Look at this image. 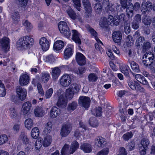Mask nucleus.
Wrapping results in <instances>:
<instances>
[{"label":"nucleus","instance_id":"nucleus-40","mask_svg":"<svg viewBox=\"0 0 155 155\" xmlns=\"http://www.w3.org/2000/svg\"><path fill=\"white\" fill-rule=\"evenodd\" d=\"M128 85L133 90H136L139 87V84L136 81H130L128 83Z\"/></svg>","mask_w":155,"mask_h":155},{"label":"nucleus","instance_id":"nucleus-18","mask_svg":"<svg viewBox=\"0 0 155 155\" xmlns=\"http://www.w3.org/2000/svg\"><path fill=\"white\" fill-rule=\"evenodd\" d=\"M31 107V104L29 101H27L23 104L21 109V114L26 115L28 114Z\"/></svg>","mask_w":155,"mask_h":155},{"label":"nucleus","instance_id":"nucleus-16","mask_svg":"<svg viewBox=\"0 0 155 155\" xmlns=\"http://www.w3.org/2000/svg\"><path fill=\"white\" fill-rule=\"evenodd\" d=\"M79 104L85 108H88L90 104V98L87 97L82 96L79 97Z\"/></svg>","mask_w":155,"mask_h":155},{"label":"nucleus","instance_id":"nucleus-55","mask_svg":"<svg viewBox=\"0 0 155 155\" xmlns=\"http://www.w3.org/2000/svg\"><path fill=\"white\" fill-rule=\"evenodd\" d=\"M8 138L6 135L0 136V145L4 144L8 141Z\"/></svg>","mask_w":155,"mask_h":155},{"label":"nucleus","instance_id":"nucleus-56","mask_svg":"<svg viewBox=\"0 0 155 155\" xmlns=\"http://www.w3.org/2000/svg\"><path fill=\"white\" fill-rule=\"evenodd\" d=\"M89 124L92 127H95L98 125L97 120L95 118H92L90 119Z\"/></svg>","mask_w":155,"mask_h":155},{"label":"nucleus","instance_id":"nucleus-14","mask_svg":"<svg viewBox=\"0 0 155 155\" xmlns=\"http://www.w3.org/2000/svg\"><path fill=\"white\" fill-rule=\"evenodd\" d=\"M71 76L68 74L63 75L60 79V84L64 87L68 86L71 84Z\"/></svg>","mask_w":155,"mask_h":155},{"label":"nucleus","instance_id":"nucleus-17","mask_svg":"<svg viewBox=\"0 0 155 155\" xmlns=\"http://www.w3.org/2000/svg\"><path fill=\"white\" fill-rule=\"evenodd\" d=\"M152 8V4L149 1H144L141 4L140 9L142 12L145 13L150 11Z\"/></svg>","mask_w":155,"mask_h":155},{"label":"nucleus","instance_id":"nucleus-39","mask_svg":"<svg viewBox=\"0 0 155 155\" xmlns=\"http://www.w3.org/2000/svg\"><path fill=\"white\" fill-rule=\"evenodd\" d=\"M11 17L13 19V22L15 24H17L19 21L20 16L18 12H13L11 15Z\"/></svg>","mask_w":155,"mask_h":155},{"label":"nucleus","instance_id":"nucleus-13","mask_svg":"<svg viewBox=\"0 0 155 155\" xmlns=\"http://www.w3.org/2000/svg\"><path fill=\"white\" fill-rule=\"evenodd\" d=\"M39 44L42 49L44 51L48 50L50 43L45 37L41 38L39 40Z\"/></svg>","mask_w":155,"mask_h":155},{"label":"nucleus","instance_id":"nucleus-43","mask_svg":"<svg viewBox=\"0 0 155 155\" xmlns=\"http://www.w3.org/2000/svg\"><path fill=\"white\" fill-rule=\"evenodd\" d=\"M8 113L12 118H15L17 116V111L14 107H12L9 109Z\"/></svg>","mask_w":155,"mask_h":155},{"label":"nucleus","instance_id":"nucleus-21","mask_svg":"<svg viewBox=\"0 0 155 155\" xmlns=\"http://www.w3.org/2000/svg\"><path fill=\"white\" fill-rule=\"evenodd\" d=\"M30 81L28 75L26 74H21L19 78V83L21 86H25L27 85Z\"/></svg>","mask_w":155,"mask_h":155},{"label":"nucleus","instance_id":"nucleus-62","mask_svg":"<svg viewBox=\"0 0 155 155\" xmlns=\"http://www.w3.org/2000/svg\"><path fill=\"white\" fill-rule=\"evenodd\" d=\"M142 22L145 25H149L151 22V18L150 17H146L143 20Z\"/></svg>","mask_w":155,"mask_h":155},{"label":"nucleus","instance_id":"nucleus-42","mask_svg":"<svg viewBox=\"0 0 155 155\" xmlns=\"http://www.w3.org/2000/svg\"><path fill=\"white\" fill-rule=\"evenodd\" d=\"M130 66L134 72L138 73L140 71V69L138 64L134 61H132L130 63Z\"/></svg>","mask_w":155,"mask_h":155},{"label":"nucleus","instance_id":"nucleus-3","mask_svg":"<svg viewBox=\"0 0 155 155\" xmlns=\"http://www.w3.org/2000/svg\"><path fill=\"white\" fill-rule=\"evenodd\" d=\"M34 41L33 38L28 35L20 37L16 42L17 48L21 50H28L33 45Z\"/></svg>","mask_w":155,"mask_h":155},{"label":"nucleus","instance_id":"nucleus-23","mask_svg":"<svg viewBox=\"0 0 155 155\" xmlns=\"http://www.w3.org/2000/svg\"><path fill=\"white\" fill-rule=\"evenodd\" d=\"M76 60L78 64L80 65H84L86 63L85 57L82 54L79 52L76 53Z\"/></svg>","mask_w":155,"mask_h":155},{"label":"nucleus","instance_id":"nucleus-41","mask_svg":"<svg viewBox=\"0 0 155 155\" xmlns=\"http://www.w3.org/2000/svg\"><path fill=\"white\" fill-rule=\"evenodd\" d=\"M6 94V91L4 85L0 80V97H4Z\"/></svg>","mask_w":155,"mask_h":155},{"label":"nucleus","instance_id":"nucleus-57","mask_svg":"<svg viewBox=\"0 0 155 155\" xmlns=\"http://www.w3.org/2000/svg\"><path fill=\"white\" fill-rule=\"evenodd\" d=\"M145 39L144 37H139L137 40L136 42V45L137 46L143 45L144 43Z\"/></svg>","mask_w":155,"mask_h":155},{"label":"nucleus","instance_id":"nucleus-25","mask_svg":"<svg viewBox=\"0 0 155 155\" xmlns=\"http://www.w3.org/2000/svg\"><path fill=\"white\" fill-rule=\"evenodd\" d=\"M34 112L35 116L37 117H41L45 114L43 108L39 106H37L35 108Z\"/></svg>","mask_w":155,"mask_h":155},{"label":"nucleus","instance_id":"nucleus-64","mask_svg":"<svg viewBox=\"0 0 155 155\" xmlns=\"http://www.w3.org/2000/svg\"><path fill=\"white\" fill-rule=\"evenodd\" d=\"M28 0H17V3L20 6L27 5Z\"/></svg>","mask_w":155,"mask_h":155},{"label":"nucleus","instance_id":"nucleus-10","mask_svg":"<svg viewBox=\"0 0 155 155\" xmlns=\"http://www.w3.org/2000/svg\"><path fill=\"white\" fill-rule=\"evenodd\" d=\"M149 144V140L146 138L143 139L141 141V146L139 147V150L141 155H145L147 150V147Z\"/></svg>","mask_w":155,"mask_h":155},{"label":"nucleus","instance_id":"nucleus-61","mask_svg":"<svg viewBox=\"0 0 155 155\" xmlns=\"http://www.w3.org/2000/svg\"><path fill=\"white\" fill-rule=\"evenodd\" d=\"M132 136L131 133L128 132L124 134L123 136V138L125 141L128 140L130 138H131Z\"/></svg>","mask_w":155,"mask_h":155},{"label":"nucleus","instance_id":"nucleus-24","mask_svg":"<svg viewBox=\"0 0 155 155\" xmlns=\"http://www.w3.org/2000/svg\"><path fill=\"white\" fill-rule=\"evenodd\" d=\"M19 140L21 144L26 145L30 142L29 139L27 135L24 132L21 133L19 138Z\"/></svg>","mask_w":155,"mask_h":155},{"label":"nucleus","instance_id":"nucleus-7","mask_svg":"<svg viewBox=\"0 0 155 155\" xmlns=\"http://www.w3.org/2000/svg\"><path fill=\"white\" fill-rule=\"evenodd\" d=\"M10 40L6 37L0 38V48L1 50L6 53L9 51Z\"/></svg>","mask_w":155,"mask_h":155},{"label":"nucleus","instance_id":"nucleus-52","mask_svg":"<svg viewBox=\"0 0 155 155\" xmlns=\"http://www.w3.org/2000/svg\"><path fill=\"white\" fill-rule=\"evenodd\" d=\"M88 80L90 82L96 81L97 79V75L94 73L90 74L88 77Z\"/></svg>","mask_w":155,"mask_h":155},{"label":"nucleus","instance_id":"nucleus-8","mask_svg":"<svg viewBox=\"0 0 155 155\" xmlns=\"http://www.w3.org/2000/svg\"><path fill=\"white\" fill-rule=\"evenodd\" d=\"M126 14L128 18H131L134 15V9L135 11L138 10L140 8V5L138 2L135 3L134 6L132 3L129 2L127 5Z\"/></svg>","mask_w":155,"mask_h":155},{"label":"nucleus","instance_id":"nucleus-26","mask_svg":"<svg viewBox=\"0 0 155 155\" xmlns=\"http://www.w3.org/2000/svg\"><path fill=\"white\" fill-rule=\"evenodd\" d=\"M60 114L59 109L55 107L54 106L50 110L49 113V116L52 118H54L57 117Z\"/></svg>","mask_w":155,"mask_h":155},{"label":"nucleus","instance_id":"nucleus-59","mask_svg":"<svg viewBox=\"0 0 155 155\" xmlns=\"http://www.w3.org/2000/svg\"><path fill=\"white\" fill-rule=\"evenodd\" d=\"M109 152V150L108 148H104L98 152L97 155H107Z\"/></svg>","mask_w":155,"mask_h":155},{"label":"nucleus","instance_id":"nucleus-35","mask_svg":"<svg viewBox=\"0 0 155 155\" xmlns=\"http://www.w3.org/2000/svg\"><path fill=\"white\" fill-rule=\"evenodd\" d=\"M39 135V130L37 127H34L31 133V137L34 139H37Z\"/></svg>","mask_w":155,"mask_h":155},{"label":"nucleus","instance_id":"nucleus-11","mask_svg":"<svg viewBox=\"0 0 155 155\" xmlns=\"http://www.w3.org/2000/svg\"><path fill=\"white\" fill-rule=\"evenodd\" d=\"M74 53V46L71 44L67 45L64 51V58L68 59Z\"/></svg>","mask_w":155,"mask_h":155},{"label":"nucleus","instance_id":"nucleus-63","mask_svg":"<svg viewBox=\"0 0 155 155\" xmlns=\"http://www.w3.org/2000/svg\"><path fill=\"white\" fill-rule=\"evenodd\" d=\"M20 129V125L18 124H15L12 128L13 132L15 134L18 133Z\"/></svg>","mask_w":155,"mask_h":155},{"label":"nucleus","instance_id":"nucleus-4","mask_svg":"<svg viewBox=\"0 0 155 155\" xmlns=\"http://www.w3.org/2000/svg\"><path fill=\"white\" fill-rule=\"evenodd\" d=\"M79 144L76 141H73L71 144L70 147L69 145L65 144L62 148L61 153L62 155H68L72 154L78 148Z\"/></svg>","mask_w":155,"mask_h":155},{"label":"nucleus","instance_id":"nucleus-1","mask_svg":"<svg viewBox=\"0 0 155 155\" xmlns=\"http://www.w3.org/2000/svg\"><path fill=\"white\" fill-rule=\"evenodd\" d=\"M80 86L77 84H74L66 90L65 94L64 91L60 90L57 92L58 97L57 105L59 107H64L67 104V99L72 98L75 93L78 92Z\"/></svg>","mask_w":155,"mask_h":155},{"label":"nucleus","instance_id":"nucleus-30","mask_svg":"<svg viewBox=\"0 0 155 155\" xmlns=\"http://www.w3.org/2000/svg\"><path fill=\"white\" fill-rule=\"evenodd\" d=\"M135 78L136 80L142 84L148 85V82L147 80L142 75L137 74L135 75Z\"/></svg>","mask_w":155,"mask_h":155},{"label":"nucleus","instance_id":"nucleus-46","mask_svg":"<svg viewBox=\"0 0 155 155\" xmlns=\"http://www.w3.org/2000/svg\"><path fill=\"white\" fill-rule=\"evenodd\" d=\"M108 22L106 18L102 17L100 20L99 24L101 27L104 28L106 27Z\"/></svg>","mask_w":155,"mask_h":155},{"label":"nucleus","instance_id":"nucleus-58","mask_svg":"<svg viewBox=\"0 0 155 155\" xmlns=\"http://www.w3.org/2000/svg\"><path fill=\"white\" fill-rule=\"evenodd\" d=\"M73 71L78 74L80 75L84 72V69L83 68L81 67L78 68V70L76 69H73Z\"/></svg>","mask_w":155,"mask_h":155},{"label":"nucleus","instance_id":"nucleus-29","mask_svg":"<svg viewBox=\"0 0 155 155\" xmlns=\"http://www.w3.org/2000/svg\"><path fill=\"white\" fill-rule=\"evenodd\" d=\"M64 46V43L61 40H57L55 42L53 45V49L58 51L62 49Z\"/></svg>","mask_w":155,"mask_h":155},{"label":"nucleus","instance_id":"nucleus-50","mask_svg":"<svg viewBox=\"0 0 155 155\" xmlns=\"http://www.w3.org/2000/svg\"><path fill=\"white\" fill-rule=\"evenodd\" d=\"M69 0H63L65 2H68ZM74 3V6L78 10L80 11L81 7V3L80 0H73Z\"/></svg>","mask_w":155,"mask_h":155},{"label":"nucleus","instance_id":"nucleus-32","mask_svg":"<svg viewBox=\"0 0 155 155\" xmlns=\"http://www.w3.org/2000/svg\"><path fill=\"white\" fill-rule=\"evenodd\" d=\"M117 17H114L112 15H109L107 19L108 24H113L116 25H117L119 24V21L117 19Z\"/></svg>","mask_w":155,"mask_h":155},{"label":"nucleus","instance_id":"nucleus-2","mask_svg":"<svg viewBox=\"0 0 155 155\" xmlns=\"http://www.w3.org/2000/svg\"><path fill=\"white\" fill-rule=\"evenodd\" d=\"M104 8L105 11L109 14H114L116 12L122 10L120 5H117L116 8L112 4L109 3V0H104L102 6L99 3H96L95 6V9L97 13H100L102 11V8Z\"/></svg>","mask_w":155,"mask_h":155},{"label":"nucleus","instance_id":"nucleus-15","mask_svg":"<svg viewBox=\"0 0 155 155\" xmlns=\"http://www.w3.org/2000/svg\"><path fill=\"white\" fill-rule=\"evenodd\" d=\"M112 38V39L115 43L120 45L121 43L122 39V34L121 32L119 31H116L113 32Z\"/></svg>","mask_w":155,"mask_h":155},{"label":"nucleus","instance_id":"nucleus-20","mask_svg":"<svg viewBox=\"0 0 155 155\" xmlns=\"http://www.w3.org/2000/svg\"><path fill=\"white\" fill-rule=\"evenodd\" d=\"M72 39L76 43L79 45L81 44V40L82 39L81 35L76 30H73L72 31Z\"/></svg>","mask_w":155,"mask_h":155},{"label":"nucleus","instance_id":"nucleus-33","mask_svg":"<svg viewBox=\"0 0 155 155\" xmlns=\"http://www.w3.org/2000/svg\"><path fill=\"white\" fill-rule=\"evenodd\" d=\"M82 2L86 12L89 14L92 10L90 3L88 0H82Z\"/></svg>","mask_w":155,"mask_h":155},{"label":"nucleus","instance_id":"nucleus-6","mask_svg":"<svg viewBox=\"0 0 155 155\" xmlns=\"http://www.w3.org/2000/svg\"><path fill=\"white\" fill-rule=\"evenodd\" d=\"M58 27L60 33L67 38H69L71 35L70 30L67 23L64 21H60Z\"/></svg>","mask_w":155,"mask_h":155},{"label":"nucleus","instance_id":"nucleus-36","mask_svg":"<svg viewBox=\"0 0 155 155\" xmlns=\"http://www.w3.org/2000/svg\"><path fill=\"white\" fill-rule=\"evenodd\" d=\"M42 139L39 137L37 139L35 143V148L38 151H40L43 144L42 143Z\"/></svg>","mask_w":155,"mask_h":155},{"label":"nucleus","instance_id":"nucleus-28","mask_svg":"<svg viewBox=\"0 0 155 155\" xmlns=\"http://www.w3.org/2000/svg\"><path fill=\"white\" fill-rule=\"evenodd\" d=\"M80 149L84 153H89L92 151V148L91 145L87 143L81 144L80 147Z\"/></svg>","mask_w":155,"mask_h":155},{"label":"nucleus","instance_id":"nucleus-48","mask_svg":"<svg viewBox=\"0 0 155 155\" xmlns=\"http://www.w3.org/2000/svg\"><path fill=\"white\" fill-rule=\"evenodd\" d=\"M134 41L132 37L130 35L127 36L126 40V44L128 47H129L133 45V44Z\"/></svg>","mask_w":155,"mask_h":155},{"label":"nucleus","instance_id":"nucleus-44","mask_svg":"<svg viewBox=\"0 0 155 155\" xmlns=\"http://www.w3.org/2000/svg\"><path fill=\"white\" fill-rule=\"evenodd\" d=\"M23 25L25 29L28 31L30 30L32 28V26L28 20H25L23 21Z\"/></svg>","mask_w":155,"mask_h":155},{"label":"nucleus","instance_id":"nucleus-54","mask_svg":"<svg viewBox=\"0 0 155 155\" xmlns=\"http://www.w3.org/2000/svg\"><path fill=\"white\" fill-rule=\"evenodd\" d=\"M124 31L126 34H129L130 31V24L129 23L125 22L124 25Z\"/></svg>","mask_w":155,"mask_h":155},{"label":"nucleus","instance_id":"nucleus-53","mask_svg":"<svg viewBox=\"0 0 155 155\" xmlns=\"http://www.w3.org/2000/svg\"><path fill=\"white\" fill-rule=\"evenodd\" d=\"M92 113L97 117L101 116L102 113L101 108L100 107H98L95 110H93L92 111Z\"/></svg>","mask_w":155,"mask_h":155},{"label":"nucleus","instance_id":"nucleus-9","mask_svg":"<svg viewBox=\"0 0 155 155\" xmlns=\"http://www.w3.org/2000/svg\"><path fill=\"white\" fill-rule=\"evenodd\" d=\"M66 12L71 19L74 20H77L80 22H81V16L78 13L76 14L70 6H66Z\"/></svg>","mask_w":155,"mask_h":155},{"label":"nucleus","instance_id":"nucleus-37","mask_svg":"<svg viewBox=\"0 0 155 155\" xmlns=\"http://www.w3.org/2000/svg\"><path fill=\"white\" fill-rule=\"evenodd\" d=\"M52 124L51 122H48L45 125V129L44 133L48 134L50 133L52 130Z\"/></svg>","mask_w":155,"mask_h":155},{"label":"nucleus","instance_id":"nucleus-19","mask_svg":"<svg viewBox=\"0 0 155 155\" xmlns=\"http://www.w3.org/2000/svg\"><path fill=\"white\" fill-rule=\"evenodd\" d=\"M80 127L78 128V130H77L75 132L74 136L75 137L77 138L78 139H79V137H81L82 134L80 133V131L83 130V132H88V130L87 128H86L85 125L83 123V122H80Z\"/></svg>","mask_w":155,"mask_h":155},{"label":"nucleus","instance_id":"nucleus-45","mask_svg":"<svg viewBox=\"0 0 155 155\" xmlns=\"http://www.w3.org/2000/svg\"><path fill=\"white\" fill-rule=\"evenodd\" d=\"M129 68L127 65H124L120 68L121 71L127 76H128L129 74Z\"/></svg>","mask_w":155,"mask_h":155},{"label":"nucleus","instance_id":"nucleus-49","mask_svg":"<svg viewBox=\"0 0 155 155\" xmlns=\"http://www.w3.org/2000/svg\"><path fill=\"white\" fill-rule=\"evenodd\" d=\"M38 92L41 97H42L44 94V92L42 85L40 83H38L37 84Z\"/></svg>","mask_w":155,"mask_h":155},{"label":"nucleus","instance_id":"nucleus-31","mask_svg":"<svg viewBox=\"0 0 155 155\" xmlns=\"http://www.w3.org/2000/svg\"><path fill=\"white\" fill-rule=\"evenodd\" d=\"M52 69L51 75L52 78L54 80H56L58 79L60 74V70L58 67H55L54 68H52Z\"/></svg>","mask_w":155,"mask_h":155},{"label":"nucleus","instance_id":"nucleus-47","mask_svg":"<svg viewBox=\"0 0 155 155\" xmlns=\"http://www.w3.org/2000/svg\"><path fill=\"white\" fill-rule=\"evenodd\" d=\"M50 78V75L48 73L45 72L42 74L41 79L42 81L44 83L47 82Z\"/></svg>","mask_w":155,"mask_h":155},{"label":"nucleus","instance_id":"nucleus-5","mask_svg":"<svg viewBox=\"0 0 155 155\" xmlns=\"http://www.w3.org/2000/svg\"><path fill=\"white\" fill-rule=\"evenodd\" d=\"M85 27L87 30L89 32L91 35L94 37L97 42V43H96L95 45L96 49L97 51H99L101 54L102 52H104V50L100 47L99 45L100 44L103 45V43L101 40L97 37V34L96 32L88 25H86Z\"/></svg>","mask_w":155,"mask_h":155},{"label":"nucleus","instance_id":"nucleus-12","mask_svg":"<svg viewBox=\"0 0 155 155\" xmlns=\"http://www.w3.org/2000/svg\"><path fill=\"white\" fill-rule=\"evenodd\" d=\"M16 92L18 98L20 100L23 101L25 99L27 94V91L24 88L18 86L16 89Z\"/></svg>","mask_w":155,"mask_h":155},{"label":"nucleus","instance_id":"nucleus-38","mask_svg":"<svg viewBox=\"0 0 155 155\" xmlns=\"http://www.w3.org/2000/svg\"><path fill=\"white\" fill-rule=\"evenodd\" d=\"M105 141V139L100 137H97L96 138L95 140V144L98 147H102L103 144Z\"/></svg>","mask_w":155,"mask_h":155},{"label":"nucleus","instance_id":"nucleus-22","mask_svg":"<svg viewBox=\"0 0 155 155\" xmlns=\"http://www.w3.org/2000/svg\"><path fill=\"white\" fill-rule=\"evenodd\" d=\"M71 126L70 124H66L64 125L61 130V135L62 137L67 136L71 130Z\"/></svg>","mask_w":155,"mask_h":155},{"label":"nucleus","instance_id":"nucleus-27","mask_svg":"<svg viewBox=\"0 0 155 155\" xmlns=\"http://www.w3.org/2000/svg\"><path fill=\"white\" fill-rule=\"evenodd\" d=\"M52 141V137L48 135L42 139V143L44 147H47L49 146L51 143Z\"/></svg>","mask_w":155,"mask_h":155},{"label":"nucleus","instance_id":"nucleus-60","mask_svg":"<svg viewBox=\"0 0 155 155\" xmlns=\"http://www.w3.org/2000/svg\"><path fill=\"white\" fill-rule=\"evenodd\" d=\"M77 104L75 102H72L69 104L68 106V109L69 110H74L77 107Z\"/></svg>","mask_w":155,"mask_h":155},{"label":"nucleus","instance_id":"nucleus-34","mask_svg":"<svg viewBox=\"0 0 155 155\" xmlns=\"http://www.w3.org/2000/svg\"><path fill=\"white\" fill-rule=\"evenodd\" d=\"M34 122L32 119L28 118L26 119L25 121L24 125L25 127L28 130H30L33 126Z\"/></svg>","mask_w":155,"mask_h":155},{"label":"nucleus","instance_id":"nucleus-51","mask_svg":"<svg viewBox=\"0 0 155 155\" xmlns=\"http://www.w3.org/2000/svg\"><path fill=\"white\" fill-rule=\"evenodd\" d=\"M53 93V90L52 88H51L47 90L45 94V97L46 99H48L50 98Z\"/></svg>","mask_w":155,"mask_h":155}]
</instances>
